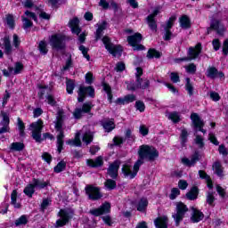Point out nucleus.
Segmentation results:
<instances>
[{
  "mask_svg": "<svg viewBox=\"0 0 228 228\" xmlns=\"http://www.w3.org/2000/svg\"><path fill=\"white\" fill-rule=\"evenodd\" d=\"M22 21H23V28L24 29H28V28H31L33 26V22L29 20V19H32L37 22V14H35L32 12L27 11L25 12V16H22Z\"/></svg>",
  "mask_w": 228,
  "mask_h": 228,
  "instance_id": "6ab92c4d",
  "label": "nucleus"
},
{
  "mask_svg": "<svg viewBox=\"0 0 228 228\" xmlns=\"http://www.w3.org/2000/svg\"><path fill=\"white\" fill-rule=\"evenodd\" d=\"M81 136L80 133H77L75 135V139L67 141L68 145H72L74 147H81V139L79 138Z\"/></svg>",
  "mask_w": 228,
  "mask_h": 228,
  "instance_id": "7c9ffc66",
  "label": "nucleus"
},
{
  "mask_svg": "<svg viewBox=\"0 0 228 228\" xmlns=\"http://www.w3.org/2000/svg\"><path fill=\"white\" fill-rule=\"evenodd\" d=\"M105 188H107V190H115V188H117V182L111 179H108L105 182Z\"/></svg>",
  "mask_w": 228,
  "mask_h": 228,
  "instance_id": "de8ad7c7",
  "label": "nucleus"
},
{
  "mask_svg": "<svg viewBox=\"0 0 228 228\" xmlns=\"http://www.w3.org/2000/svg\"><path fill=\"white\" fill-rule=\"evenodd\" d=\"M207 77H210V79H215L216 77H219L220 79H222L223 77H224V75L222 71H218L216 68L210 67L207 70Z\"/></svg>",
  "mask_w": 228,
  "mask_h": 228,
  "instance_id": "5701e85b",
  "label": "nucleus"
},
{
  "mask_svg": "<svg viewBox=\"0 0 228 228\" xmlns=\"http://www.w3.org/2000/svg\"><path fill=\"white\" fill-rule=\"evenodd\" d=\"M135 108L140 111L141 113H143L145 111V103L142 101L135 102Z\"/></svg>",
  "mask_w": 228,
  "mask_h": 228,
  "instance_id": "4d7b16f0",
  "label": "nucleus"
},
{
  "mask_svg": "<svg viewBox=\"0 0 228 228\" xmlns=\"http://www.w3.org/2000/svg\"><path fill=\"white\" fill-rule=\"evenodd\" d=\"M211 29L216 31L218 35H224L225 32V27L219 20H213L210 24V28H208V34L210 33Z\"/></svg>",
  "mask_w": 228,
  "mask_h": 228,
  "instance_id": "f3484780",
  "label": "nucleus"
},
{
  "mask_svg": "<svg viewBox=\"0 0 228 228\" xmlns=\"http://www.w3.org/2000/svg\"><path fill=\"white\" fill-rule=\"evenodd\" d=\"M66 167H67V163H65V161H61L54 167V172L56 174H60V172H63V170H65Z\"/></svg>",
  "mask_w": 228,
  "mask_h": 228,
  "instance_id": "a18cd8bd",
  "label": "nucleus"
},
{
  "mask_svg": "<svg viewBox=\"0 0 228 228\" xmlns=\"http://www.w3.org/2000/svg\"><path fill=\"white\" fill-rule=\"evenodd\" d=\"M86 163H87L88 167H102V157H98L95 160L88 159Z\"/></svg>",
  "mask_w": 228,
  "mask_h": 228,
  "instance_id": "e433bc0d",
  "label": "nucleus"
},
{
  "mask_svg": "<svg viewBox=\"0 0 228 228\" xmlns=\"http://www.w3.org/2000/svg\"><path fill=\"white\" fill-rule=\"evenodd\" d=\"M118 168H120V162L118 160H115L109 166L108 175L112 179H116L118 175Z\"/></svg>",
  "mask_w": 228,
  "mask_h": 228,
  "instance_id": "aec40b11",
  "label": "nucleus"
},
{
  "mask_svg": "<svg viewBox=\"0 0 228 228\" xmlns=\"http://www.w3.org/2000/svg\"><path fill=\"white\" fill-rule=\"evenodd\" d=\"M59 216L60 218L56 221L55 227H63V225H67L72 215L69 210H61L59 212Z\"/></svg>",
  "mask_w": 228,
  "mask_h": 228,
  "instance_id": "ddd939ff",
  "label": "nucleus"
},
{
  "mask_svg": "<svg viewBox=\"0 0 228 228\" xmlns=\"http://www.w3.org/2000/svg\"><path fill=\"white\" fill-rule=\"evenodd\" d=\"M3 120L1 122V126L3 127L0 128V134H3L4 133H10V117H8V114L2 113Z\"/></svg>",
  "mask_w": 228,
  "mask_h": 228,
  "instance_id": "412c9836",
  "label": "nucleus"
},
{
  "mask_svg": "<svg viewBox=\"0 0 228 228\" xmlns=\"http://www.w3.org/2000/svg\"><path fill=\"white\" fill-rule=\"evenodd\" d=\"M200 159V155L199 154V151H196L191 157V159L188 158L182 159V163L183 165H186L187 167H193L197 161Z\"/></svg>",
  "mask_w": 228,
  "mask_h": 228,
  "instance_id": "4be33fe9",
  "label": "nucleus"
},
{
  "mask_svg": "<svg viewBox=\"0 0 228 228\" xmlns=\"http://www.w3.org/2000/svg\"><path fill=\"white\" fill-rule=\"evenodd\" d=\"M24 150V143L22 142H12L10 146V151L12 152H20Z\"/></svg>",
  "mask_w": 228,
  "mask_h": 228,
  "instance_id": "473e14b6",
  "label": "nucleus"
},
{
  "mask_svg": "<svg viewBox=\"0 0 228 228\" xmlns=\"http://www.w3.org/2000/svg\"><path fill=\"white\" fill-rule=\"evenodd\" d=\"M134 101H136V97L134 96V94H128L124 98L118 99V102L119 104H129V102H134Z\"/></svg>",
  "mask_w": 228,
  "mask_h": 228,
  "instance_id": "c85d7f7f",
  "label": "nucleus"
},
{
  "mask_svg": "<svg viewBox=\"0 0 228 228\" xmlns=\"http://www.w3.org/2000/svg\"><path fill=\"white\" fill-rule=\"evenodd\" d=\"M170 79L173 83H179L180 79H179V74L175 73V72H172L170 74Z\"/></svg>",
  "mask_w": 228,
  "mask_h": 228,
  "instance_id": "0e129e2a",
  "label": "nucleus"
},
{
  "mask_svg": "<svg viewBox=\"0 0 228 228\" xmlns=\"http://www.w3.org/2000/svg\"><path fill=\"white\" fill-rule=\"evenodd\" d=\"M46 186H49V181H44V180H38L34 179L32 181V183H28L23 193L27 195V197H33V193H35V190H44V188H46Z\"/></svg>",
  "mask_w": 228,
  "mask_h": 228,
  "instance_id": "39448f33",
  "label": "nucleus"
},
{
  "mask_svg": "<svg viewBox=\"0 0 228 228\" xmlns=\"http://www.w3.org/2000/svg\"><path fill=\"white\" fill-rule=\"evenodd\" d=\"M127 42L129 45L134 47V51H143L144 47L139 45L142 42V34L135 33L134 36H129L127 37Z\"/></svg>",
  "mask_w": 228,
  "mask_h": 228,
  "instance_id": "9d476101",
  "label": "nucleus"
},
{
  "mask_svg": "<svg viewBox=\"0 0 228 228\" xmlns=\"http://www.w3.org/2000/svg\"><path fill=\"white\" fill-rule=\"evenodd\" d=\"M210 99H212V101H215V102L220 101V94H218V93L216 92H210Z\"/></svg>",
  "mask_w": 228,
  "mask_h": 228,
  "instance_id": "69168bd1",
  "label": "nucleus"
},
{
  "mask_svg": "<svg viewBox=\"0 0 228 228\" xmlns=\"http://www.w3.org/2000/svg\"><path fill=\"white\" fill-rule=\"evenodd\" d=\"M199 175L201 179H205L207 181V185L208 188L210 189L213 188V182L211 181V178L209 177V175L206 174V172L200 170Z\"/></svg>",
  "mask_w": 228,
  "mask_h": 228,
  "instance_id": "c9c22d12",
  "label": "nucleus"
},
{
  "mask_svg": "<svg viewBox=\"0 0 228 228\" xmlns=\"http://www.w3.org/2000/svg\"><path fill=\"white\" fill-rule=\"evenodd\" d=\"M97 27H98V28L96 29L95 38H96V40H99L101 38V37H102V32L104 31V29H106V28H108V22L103 20V21L98 23Z\"/></svg>",
  "mask_w": 228,
  "mask_h": 228,
  "instance_id": "cd10ccee",
  "label": "nucleus"
},
{
  "mask_svg": "<svg viewBox=\"0 0 228 228\" xmlns=\"http://www.w3.org/2000/svg\"><path fill=\"white\" fill-rule=\"evenodd\" d=\"M180 194H181V191H179L178 188H173L171 190V193L169 195V199L171 200H175V199H177V197H179Z\"/></svg>",
  "mask_w": 228,
  "mask_h": 228,
  "instance_id": "8fccbe9b",
  "label": "nucleus"
},
{
  "mask_svg": "<svg viewBox=\"0 0 228 228\" xmlns=\"http://www.w3.org/2000/svg\"><path fill=\"white\" fill-rule=\"evenodd\" d=\"M147 58H161V53L158 52L156 49H150L148 51Z\"/></svg>",
  "mask_w": 228,
  "mask_h": 228,
  "instance_id": "37998d69",
  "label": "nucleus"
},
{
  "mask_svg": "<svg viewBox=\"0 0 228 228\" xmlns=\"http://www.w3.org/2000/svg\"><path fill=\"white\" fill-rule=\"evenodd\" d=\"M111 211V205L109 202L103 203L100 208L90 210V214L94 216H101V215H106Z\"/></svg>",
  "mask_w": 228,
  "mask_h": 228,
  "instance_id": "4468645a",
  "label": "nucleus"
},
{
  "mask_svg": "<svg viewBox=\"0 0 228 228\" xmlns=\"http://www.w3.org/2000/svg\"><path fill=\"white\" fill-rule=\"evenodd\" d=\"M213 170L218 177H223L224 176V169L222 168V164L220 162H216L213 165Z\"/></svg>",
  "mask_w": 228,
  "mask_h": 228,
  "instance_id": "f704fd0d",
  "label": "nucleus"
},
{
  "mask_svg": "<svg viewBox=\"0 0 228 228\" xmlns=\"http://www.w3.org/2000/svg\"><path fill=\"white\" fill-rule=\"evenodd\" d=\"M191 210H192V216L191 217V220L194 224L200 222V220L204 218V214H202V212H200V210H197V208H192Z\"/></svg>",
  "mask_w": 228,
  "mask_h": 228,
  "instance_id": "bb28decb",
  "label": "nucleus"
},
{
  "mask_svg": "<svg viewBox=\"0 0 228 228\" xmlns=\"http://www.w3.org/2000/svg\"><path fill=\"white\" fill-rule=\"evenodd\" d=\"M167 118L175 124L181 121V116L177 112H171L167 115Z\"/></svg>",
  "mask_w": 228,
  "mask_h": 228,
  "instance_id": "79ce46f5",
  "label": "nucleus"
},
{
  "mask_svg": "<svg viewBox=\"0 0 228 228\" xmlns=\"http://www.w3.org/2000/svg\"><path fill=\"white\" fill-rule=\"evenodd\" d=\"M18 129L20 131V134L21 136H24V129L26 128V126H24V122L20 120V118H18Z\"/></svg>",
  "mask_w": 228,
  "mask_h": 228,
  "instance_id": "603ef678",
  "label": "nucleus"
},
{
  "mask_svg": "<svg viewBox=\"0 0 228 228\" xmlns=\"http://www.w3.org/2000/svg\"><path fill=\"white\" fill-rule=\"evenodd\" d=\"M159 13H161V7H156L153 10V12L148 15V17L146 18L149 28H151V29H152L153 31H156L158 28L155 18Z\"/></svg>",
  "mask_w": 228,
  "mask_h": 228,
  "instance_id": "2eb2a0df",
  "label": "nucleus"
},
{
  "mask_svg": "<svg viewBox=\"0 0 228 228\" xmlns=\"http://www.w3.org/2000/svg\"><path fill=\"white\" fill-rule=\"evenodd\" d=\"M188 211V207L183 202L176 203V214L173 215V218L175 220L176 225H179V222L184 218V215Z\"/></svg>",
  "mask_w": 228,
  "mask_h": 228,
  "instance_id": "9b49d317",
  "label": "nucleus"
},
{
  "mask_svg": "<svg viewBox=\"0 0 228 228\" xmlns=\"http://www.w3.org/2000/svg\"><path fill=\"white\" fill-rule=\"evenodd\" d=\"M147 206H149V201L147 200V199L143 198L139 201L137 205V210L145 211V209H147Z\"/></svg>",
  "mask_w": 228,
  "mask_h": 228,
  "instance_id": "a19ab883",
  "label": "nucleus"
},
{
  "mask_svg": "<svg viewBox=\"0 0 228 228\" xmlns=\"http://www.w3.org/2000/svg\"><path fill=\"white\" fill-rule=\"evenodd\" d=\"M90 110H92V104L85 103L82 109H76L73 115L75 118H79L80 117H82L83 113H88Z\"/></svg>",
  "mask_w": 228,
  "mask_h": 228,
  "instance_id": "b1692460",
  "label": "nucleus"
},
{
  "mask_svg": "<svg viewBox=\"0 0 228 228\" xmlns=\"http://www.w3.org/2000/svg\"><path fill=\"white\" fill-rule=\"evenodd\" d=\"M93 141H94V134H92V132L90 131L86 132L82 137V142H84L86 145H88L92 143Z\"/></svg>",
  "mask_w": 228,
  "mask_h": 228,
  "instance_id": "2f4dec72",
  "label": "nucleus"
},
{
  "mask_svg": "<svg viewBox=\"0 0 228 228\" xmlns=\"http://www.w3.org/2000/svg\"><path fill=\"white\" fill-rule=\"evenodd\" d=\"M24 69V66L20 62H16L14 65V68L9 67L10 74H20L22 72V69Z\"/></svg>",
  "mask_w": 228,
  "mask_h": 228,
  "instance_id": "c756f323",
  "label": "nucleus"
},
{
  "mask_svg": "<svg viewBox=\"0 0 228 228\" xmlns=\"http://www.w3.org/2000/svg\"><path fill=\"white\" fill-rule=\"evenodd\" d=\"M63 118H65V115L63 110H59L57 112V120L55 122V129L59 132L57 135V151L58 152H61L63 151V138L65 135L63 134Z\"/></svg>",
  "mask_w": 228,
  "mask_h": 228,
  "instance_id": "7ed1b4c3",
  "label": "nucleus"
},
{
  "mask_svg": "<svg viewBox=\"0 0 228 228\" xmlns=\"http://www.w3.org/2000/svg\"><path fill=\"white\" fill-rule=\"evenodd\" d=\"M50 45L53 49L60 51L65 47V36L62 34H53L50 37Z\"/></svg>",
  "mask_w": 228,
  "mask_h": 228,
  "instance_id": "1a4fd4ad",
  "label": "nucleus"
},
{
  "mask_svg": "<svg viewBox=\"0 0 228 228\" xmlns=\"http://www.w3.org/2000/svg\"><path fill=\"white\" fill-rule=\"evenodd\" d=\"M178 187L180 188V190H186V188H188V182L184 180H180L178 182Z\"/></svg>",
  "mask_w": 228,
  "mask_h": 228,
  "instance_id": "338daca9",
  "label": "nucleus"
},
{
  "mask_svg": "<svg viewBox=\"0 0 228 228\" xmlns=\"http://www.w3.org/2000/svg\"><path fill=\"white\" fill-rule=\"evenodd\" d=\"M154 224L157 228H168V217H167V216L159 217L155 219Z\"/></svg>",
  "mask_w": 228,
  "mask_h": 228,
  "instance_id": "393cba45",
  "label": "nucleus"
},
{
  "mask_svg": "<svg viewBox=\"0 0 228 228\" xmlns=\"http://www.w3.org/2000/svg\"><path fill=\"white\" fill-rule=\"evenodd\" d=\"M199 195V189L197 187H192L191 191L186 194V197L189 200H195Z\"/></svg>",
  "mask_w": 228,
  "mask_h": 228,
  "instance_id": "4c0bfd02",
  "label": "nucleus"
},
{
  "mask_svg": "<svg viewBox=\"0 0 228 228\" xmlns=\"http://www.w3.org/2000/svg\"><path fill=\"white\" fill-rule=\"evenodd\" d=\"M79 51H81L84 58H86L87 61H90V55H88V48L85 47V45H80Z\"/></svg>",
  "mask_w": 228,
  "mask_h": 228,
  "instance_id": "864d4df0",
  "label": "nucleus"
},
{
  "mask_svg": "<svg viewBox=\"0 0 228 228\" xmlns=\"http://www.w3.org/2000/svg\"><path fill=\"white\" fill-rule=\"evenodd\" d=\"M4 45L5 47V53L10 54V53H12V45L10 44V37H4Z\"/></svg>",
  "mask_w": 228,
  "mask_h": 228,
  "instance_id": "c03bdc74",
  "label": "nucleus"
},
{
  "mask_svg": "<svg viewBox=\"0 0 228 228\" xmlns=\"http://www.w3.org/2000/svg\"><path fill=\"white\" fill-rule=\"evenodd\" d=\"M102 43L110 54H112L115 58H120V56H122V51H124V49H122L120 45H113L111 39L107 36L103 37Z\"/></svg>",
  "mask_w": 228,
  "mask_h": 228,
  "instance_id": "423d86ee",
  "label": "nucleus"
},
{
  "mask_svg": "<svg viewBox=\"0 0 228 228\" xmlns=\"http://www.w3.org/2000/svg\"><path fill=\"white\" fill-rule=\"evenodd\" d=\"M103 90H104V92H106V94L108 95V101L110 102H111V101L113 99V94H111V87L110 86V85L103 84Z\"/></svg>",
  "mask_w": 228,
  "mask_h": 228,
  "instance_id": "49530a36",
  "label": "nucleus"
},
{
  "mask_svg": "<svg viewBox=\"0 0 228 228\" xmlns=\"http://www.w3.org/2000/svg\"><path fill=\"white\" fill-rule=\"evenodd\" d=\"M86 192L91 200H99V199L102 197V195H101V191H99V188L94 187L92 185L86 187Z\"/></svg>",
  "mask_w": 228,
  "mask_h": 228,
  "instance_id": "a211bd4d",
  "label": "nucleus"
},
{
  "mask_svg": "<svg viewBox=\"0 0 228 228\" xmlns=\"http://www.w3.org/2000/svg\"><path fill=\"white\" fill-rule=\"evenodd\" d=\"M86 95H89L90 97H94V95H95V90L94 89V87L80 86L78 89V97H77L78 102H83Z\"/></svg>",
  "mask_w": 228,
  "mask_h": 228,
  "instance_id": "f8f14e48",
  "label": "nucleus"
},
{
  "mask_svg": "<svg viewBox=\"0 0 228 228\" xmlns=\"http://www.w3.org/2000/svg\"><path fill=\"white\" fill-rule=\"evenodd\" d=\"M69 28H71V31L75 35H79V33H81V28H79V20L77 18H74L69 21Z\"/></svg>",
  "mask_w": 228,
  "mask_h": 228,
  "instance_id": "a878e982",
  "label": "nucleus"
},
{
  "mask_svg": "<svg viewBox=\"0 0 228 228\" xmlns=\"http://www.w3.org/2000/svg\"><path fill=\"white\" fill-rule=\"evenodd\" d=\"M191 120H192V124L196 129L195 132V143L196 145H198V147H200V149H202V147H204V138H202V136L197 134V131H200L201 133H203V134H206V130H204V121H202V119H200V117H199V114L197 113H192L191 115Z\"/></svg>",
  "mask_w": 228,
  "mask_h": 228,
  "instance_id": "f03ea898",
  "label": "nucleus"
},
{
  "mask_svg": "<svg viewBox=\"0 0 228 228\" xmlns=\"http://www.w3.org/2000/svg\"><path fill=\"white\" fill-rule=\"evenodd\" d=\"M174 22H175V17L172 16L171 18H169V20H167L164 29H167L170 30V28H172V26H174Z\"/></svg>",
  "mask_w": 228,
  "mask_h": 228,
  "instance_id": "052dcab7",
  "label": "nucleus"
},
{
  "mask_svg": "<svg viewBox=\"0 0 228 228\" xmlns=\"http://www.w3.org/2000/svg\"><path fill=\"white\" fill-rule=\"evenodd\" d=\"M149 79L147 78H137L136 84H129L127 86L128 90H138V88H142V90H145V88H149Z\"/></svg>",
  "mask_w": 228,
  "mask_h": 228,
  "instance_id": "dca6fc26",
  "label": "nucleus"
},
{
  "mask_svg": "<svg viewBox=\"0 0 228 228\" xmlns=\"http://www.w3.org/2000/svg\"><path fill=\"white\" fill-rule=\"evenodd\" d=\"M138 155L141 161H156L159 158V151L154 146L142 144L139 147Z\"/></svg>",
  "mask_w": 228,
  "mask_h": 228,
  "instance_id": "f257e3e1",
  "label": "nucleus"
},
{
  "mask_svg": "<svg viewBox=\"0 0 228 228\" xmlns=\"http://www.w3.org/2000/svg\"><path fill=\"white\" fill-rule=\"evenodd\" d=\"M38 49L41 54H47V43H45V41H41L39 43Z\"/></svg>",
  "mask_w": 228,
  "mask_h": 228,
  "instance_id": "3c124183",
  "label": "nucleus"
},
{
  "mask_svg": "<svg viewBox=\"0 0 228 228\" xmlns=\"http://www.w3.org/2000/svg\"><path fill=\"white\" fill-rule=\"evenodd\" d=\"M142 165H143V161H142V159H138L134 163V167L131 162H125V164L122 167V174L124 175L125 177H127L128 179H134Z\"/></svg>",
  "mask_w": 228,
  "mask_h": 228,
  "instance_id": "20e7f679",
  "label": "nucleus"
},
{
  "mask_svg": "<svg viewBox=\"0 0 228 228\" xmlns=\"http://www.w3.org/2000/svg\"><path fill=\"white\" fill-rule=\"evenodd\" d=\"M26 224H28V216H21L15 221V225H17L18 227L20 225H26Z\"/></svg>",
  "mask_w": 228,
  "mask_h": 228,
  "instance_id": "09e8293b",
  "label": "nucleus"
},
{
  "mask_svg": "<svg viewBox=\"0 0 228 228\" xmlns=\"http://www.w3.org/2000/svg\"><path fill=\"white\" fill-rule=\"evenodd\" d=\"M185 89L189 95H193V86L190 83V78H186Z\"/></svg>",
  "mask_w": 228,
  "mask_h": 228,
  "instance_id": "5fc2aeb1",
  "label": "nucleus"
},
{
  "mask_svg": "<svg viewBox=\"0 0 228 228\" xmlns=\"http://www.w3.org/2000/svg\"><path fill=\"white\" fill-rule=\"evenodd\" d=\"M102 126L107 133H110V131H113V129H115V123L111 120H105L102 123Z\"/></svg>",
  "mask_w": 228,
  "mask_h": 228,
  "instance_id": "58836bf2",
  "label": "nucleus"
},
{
  "mask_svg": "<svg viewBox=\"0 0 228 228\" xmlns=\"http://www.w3.org/2000/svg\"><path fill=\"white\" fill-rule=\"evenodd\" d=\"M115 70L116 72H123V70H126V64L124 62H118Z\"/></svg>",
  "mask_w": 228,
  "mask_h": 228,
  "instance_id": "680f3d73",
  "label": "nucleus"
},
{
  "mask_svg": "<svg viewBox=\"0 0 228 228\" xmlns=\"http://www.w3.org/2000/svg\"><path fill=\"white\" fill-rule=\"evenodd\" d=\"M11 204L16 208H20V203H17V190L12 191L11 194Z\"/></svg>",
  "mask_w": 228,
  "mask_h": 228,
  "instance_id": "ea45409f",
  "label": "nucleus"
},
{
  "mask_svg": "<svg viewBox=\"0 0 228 228\" xmlns=\"http://www.w3.org/2000/svg\"><path fill=\"white\" fill-rule=\"evenodd\" d=\"M223 53L227 56L228 55V39L224 40L223 44Z\"/></svg>",
  "mask_w": 228,
  "mask_h": 228,
  "instance_id": "774afa93",
  "label": "nucleus"
},
{
  "mask_svg": "<svg viewBox=\"0 0 228 228\" xmlns=\"http://www.w3.org/2000/svg\"><path fill=\"white\" fill-rule=\"evenodd\" d=\"M6 23L7 26H9L11 28H13L15 26V20H13V16L12 15H7L6 16Z\"/></svg>",
  "mask_w": 228,
  "mask_h": 228,
  "instance_id": "bf43d9fd",
  "label": "nucleus"
},
{
  "mask_svg": "<svg viewBox=\"0 0 228 228\" xmlns=\"http://www.w3.org/2000/svg\"><path fill=\"white\" fill-rule=\"evenodd\" d=\"M180 26L183 29H188L191 27L190 18L186 15L182 16L180 18Z\"/></svg>",
  "mask_w": 228,
  "mask_h": 228,
  "instance_id": "72a5a7b5",
  "label": "nucleus"
},
{
  "mask_svg": "<svg viewBox=\"0 0 228 228\" xmlns=\"http://www.w3.org/2000/svg\"><path fill=\"white\" fill-rule=\"evenodd\" d=\"M185 69L189 74H195V72H197V66H195L193 63H191L188 66H185Z\"/></svg>",
  "mask_w": 228,
  "mask_h": 228,
  "instance_id": "13d9d810",
  "label": "nucleus"
},
{
  "mask_svg": "<svg viewBox=\"0 0 228 228\" xmlns=\"http://www.w3.org/2000/svg\"><path fill=\"white\" fill-rule=\"evenodd\" d=\"M202 51V45L200 43L197 44L196 46L191 47L188 52L189 57L179 58L175 60L176 63H181V61H190V60H195Z\"/></svg>",
  "mask_w": 228,
  "mask_h": 228,
  "instance_id": "6e6552de",
  "label": "nucleus"
},
{
  "mask_svg": "<svg viewBox=\"0 0 228 228\" xmlns=\"http://www.w3.org/2000/svg\"><path fill=\"white\" fill-rule=\"evenodd\" d=\"M44 127V122L42 119L30 124L29 130L32 132V138L36 142H42V128Z\"/></svg>",
  "mask_w": 228,
  "mask_h": 228,
  "instance_id": "0eeeda50",
  "label": "nucleus"
},
{
  "mask_svg": "<svg viewBox=\"0 0 228 228\" xmlns=\"http://www.w3.org/2000/svg\"><path fill=\"white\" fill-rule=\"evenodd\" d=\"M181 140L183 143H186V142L188 141V131H186V129L182 130Z\"/></svg>",
  "mask_w": 228,
  "mask_h": 228,
  "instance_id": "e2e57ef3",
  "label": "nucleus"
},
{
  "mask_svg": "<svg viewBox=\"0 0 228 228\" xmlns=\"http://www.w3.org/2000/svg\"><path fill=\"white\" fill-rule=\"evenodd\" d=\"M74 81L72 80H68L66 83V90L68 92V94H72V92H74Z\"/></svg>",
  "mask_w": 228,
  "mask_h": 228,
  "instance_id": "6e6d98bb",
  "label": "nucleus"
}]
</instances>
